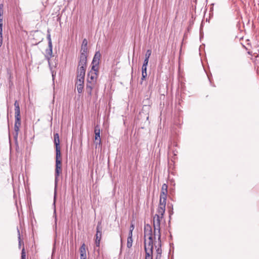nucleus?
<instances>
[{
    "mask_svg": "<svg viewBox=\"0 0 259 259\" xmlns=\"http://www.w3.org/2000/svg\"><path fill=\"white\" fill-rule=\"evenodd\" d=\"M94 133L95 134V143L96 145L97 144H100L101 143V138H100V129L99 125H96L95 127Z\"/></svg>",
    "mask_w": 259,
    "mask_h": 259,
    "instance_id": "0eeeda50",
    "label": "nucleus"
},
{
    "mask_svg": "<svg viewBox=\"0 0 259 259\" xmlns=\"http://www.w3.org/2000/svg\"><path fill=\"white\" fill-rule=\"evenodd\" d=\"M87 53H81L80 55L79 56V60L78 63L79 66H87Z\"/></svg>",
    "mask_w": 259,
    "mask_h": 259,
    "instance_id": "1a4fd4ad",
    "label": "nucleus"
},
{
    "mask_svg": "<svg viewBox=\"0 0 259 259\" xmlns=\"http://www.w3.org/2000/svg\"><path fill=\"white\" fill-rule=\"evenodd\" d=\"M62 173V162H56L55 176L58 177Z\"/></svg>",
    "mask_w": 259,
    "mask_h": 259,
    "instance_id": "f8f14e48",
    "label": "nucleus"
},
{
    "mask_svg": "<svg viewBox=\"0 0 259 259\" xmlns=\"http://www.w3.org/2000/svg\"><path fill=\"white\" fill-rule=\"evenodd\" d=\"M147 67H142V80H143L145 79L147 76Z\"/></svg>",
    "mask_w": 259,
    "mask_h": 259,
    "instance_id": "a211bd4d",
    "label": "nucleus"
},
{
    "mask_svg": "<svg viewBox=\"0 0 259 259\" xmlns=\"http://www.w3.org/2000/svg\"><path fill=\"white\" fill-rule=\"evenodd\" d=\"M151 54V51L150 50H148L145 54V58L149 59L150 56Z\"/></svg>",
    "mask_w": 259,
    "mask_h": 259,
    "instance_id": "4be33fe9",
    "label": "nucleus"
},
{
    "mask_svg": "<svg viewBox=\"0 0 259 259\" xmlns=\"http://www.w3.org/2000/svg\"><path fill=\"white\" fill-rule=\"evenodd\" d=\"M84 78L76 77V82L75 85H83Z\"/></svg>",
    "mask_w": 259,
    "mask_h": 259,
    "instance_id": "6ab92c4d",
    "label": "nucleus"
},
{
    "mask_svg": "<svg viewBox=\"0 0 259 259\" xmlns=\"http://www.w3.org/2000/svg\"><path fill=\"white\" fill-rule=\"evenodd\" d=\"M21 259H26V252L24 248H23L22 250Z\"/></svg>",
    "mask_w": 259,
    "mask_h": 259,
    "instance_id": "5701e85b",
    "label": "nucleus"
},
{
    "mask_svg": "<svg viewBox=\"0 0 259 259\" xmlns=\"http://www.w3.org/2000/svg\"><path fill=\"white\" fill-rule=\"evenodd\" d=\"M47 38L48 39V41H49V46H50L51 47V46H52V40H51V35L50 34L48 35V36H47Z\"/></svg>",
    "mask_w": 259,
    "mask_h": 259,
    "instance_id": "393cba45",
    "label": "nucleus"
},
{
    "mask_svg": "<svg viewBox=\"0 0 259 259\" xmlns=\"http://www.w3.org/2000/svg\"><path fill=\"white\" fill-rule=\"evenodd\" d=\"M88 51V40L84 38L82 43L80 52L81 53H84L87 54Z\"/></svg>",
    "mask_w": 259,
    "mask_h": 259,
    "instance_id": "4468645a",
    "label": "nucleus"
},
{
    "mask_svg": "<svg viewBox=\"0 0 259 259\" xmlns=\"http://www.w3.org/2000/svg\"><path fill=\"white\" fill-rule=\"evenodd\" d=\"M86 66H79L77 70V77L84 78Z\"/></svg>",
    "mask_w": 259,
    "mask_h": 259,
    "instance_id": "6e6552de",
    "label": "nucleus"
},
{
    "mask_svg": "<svg viewBox=\"0 0 259 259\" xmlns=\"http://www.w3.org/2000/svg\"><path fill=\"white\" fill-rule=\"evenodd\" d=\"M15 106V118L21 117L20 109L19 104L18 101H15L14 103Z\"/></svg>",
    "mask_w": 259,
    "mask_h": 259,
    "instance_id": "9b49d317",
    "label": "nucleus"
},
{
    "mask_svg": "<svg viewBox=\"0 0 259 259\" xmlns=\"http://www.w3.org/2000/svg\"><path fill=\"white\" fill-rule=\"evenodd\" d=\"M101 58V54L99 51L96 52L92 62V68L93 70L97 71L99 69V65Z\"/></svg>",
    "mask_w": 259,
    "mask_h": 259,
    "instance_id": "20e7f679",
    "label": "nucleus"
},
{
    "mask_svg": "<svg viewBox=\"0 0 259 259\" xmlns=\"http://www.w3.org/2000/svg\"><path fill=\"white\" fill-rule=\"evenodd\" d=\"M98 74L99 69H98L97 71H95L93 70L92 68L88 73L86 92L90 97L92 95L93 89H98V84L97 82Z\"/></svg>",
    "mask_w": 259,
    "mask_h": 259,
    "instance_id": "7ed1b4c3",
    "label": "nucleus"
},
{
    "mask_svg": "<svg viewBox=\"0 0 259 259\" xmlns=\"http://www.w3.org/2000/svg\"><path fill=\"white\" fill-rule=\"evenodd\" d=\"M2 15H3V10L2 9H0V24H3Z\"/></svg>",
    "mask_w": 259,
    "mask_h": 259,
    "instance_id": "bb28decb",
    "label": "nucleus"
},
{
    "mask_svg": "<svg viewBox=\"0 0 259 259\" xmlns=\"http://www.w3.org/2000/svg\"><path fill=\"white\" fill-rule=\"evenodd\" d=\"M53 46L51 47L49 46V48L46 51V56L48 59H50L52 57H53Z\"/></svg>",
    "mask_w": 259,
    "mask_h": 259,
    "instance_id": "dca6fc26",
    "label": "nucleus"
},
{
    "mask_svg": "<svg viewBox=\"0 0 259 259\" xmlns=\"http://www.w3.org/2000/svg\"><path fill=\"white\" fill-rule=\"evenodd\" d=\"M15 118V125H14V130H15V131L16 132L17 135H18V133L19 131L20 127L21 124V117H18V118Z\"/></svg>",
    "mask_w": 259,
    "mask_h": 259,
    "instance_id": "ddd939ff",
    "label": "nucleus"
},
{
    "mask_svg": "<svg viewBox=\"0 0 259 259\" xmlns=\"http://www.w3.org/2000/svg\"><path fill=\"white\" fill-rule=\"evenodd\" d=\"M86 245L84 243H82L79 248L80 259H87Z\"/></svg>",
    "mask_w": 259,
    "mask_h": 259,
    "instance_id": "9d476101",
    "label": "nucleus"
},
{
    "mask_svg": "<svg viewBox=\"0 0 259 259\" xmlns=\"http://www.w3.org/2000/svg\"><path fill=\"white\" fill-rule=\"evenodd\" d=\"M133 242V236H131V234H128V238L127 239V244H126L127 248L128 249L126 250V252L124 254V259H125V258L127 259L128 258L131 252V248L132 246Z\"/></svg>",
    "mask_w": 259,
    "mask_h": 259,
    "instance_id": "423d86ee",
    "label": "nucleus"
},
{
    "mask_svg": "<svg viewBox=\"0 0 259 259\" xmlns=\"http://www.w3.org/2000/svg\"><path fill=\"white\" fill-rule=\"evenodd\" d=\"M167 185L163 184L162 186L160 200L158 207L157 209L156 213L153 217L154 235L157 236L158 239L160 240V224L163 218V215L165 211L167 195Z\"/></svg>",
    "mask_w": 259,
    "mask_h": 259,
    "instance_id": "f257e3e1",
    "label": "nucleus"
},
{
    "mask_svg": "<svg viewBox=\"0 0 259 259\" xmlns=\"http://www.w3.org/2000/svg\"><path fill=\"white\" fill-rule=\"evenodd\" d=\"M148 62H149V59H148L147 58H145L144 60V63H143L142 67H147V66L148 64Z\"/></svg>",
    "mask_w": 259,
    "mask_h": 259,
    "instance_id": "a878e982",
    "label": "nucleus"
},
{
    "mask_svg": "<svg viewBox=\"0 0 259 259\" xmlns=\"http://www.w3.org/2000/svg\"><path fill=\"white\" fill-rule=\"evenodd\" d=\"M157 252L158 254H159V255L160 256L161 253V250L159 248H158L157 250Z\"/></svg>",
    "mask_w": 259,
    "mask_h": 259,
    "instance_id": "cd10ccee",
    "label": "nucleus"
},
{
    "mask_svg": "<svg viewBox=\"0 0 259 259\" xmlns=\"http://www.w3.org/2000/svg\"><path fill=\"white\" fill-rule=\"evenodd\" d=\"M144 238L145 259H153V239L152 229L151 226L148 224L144 226Z\"/></svg>",
    "mask_w": 259,
    "mask_h": 259,
    "instance_id": "f03ea898",
    "label": "nucleus"
},
{
    "mask_svg": "<svg viewBox=\"0 0 259 259\" xmlns=\"http://www.w3.org/2000/svg\"><path fill=\"white\" fill-rule=\"evenodd\" d=\"M102 227H101V223H98V224L97 226V232L96 234V239H95V244L96 246L99 247L100 244V241L102 237Z\"/></svg>",
    "mask_w": 259,
    "mask_h": 259,
    "instance_id": "39448f33",
    "label": "nucleus"
},
{
    "mask_svg": "<svg viewBox=\"0 0 259 259\" xmlns=\"http://www.w3.org/2000/svg\"><path fill=\"white\" fill-rule=\"evenodd\" d=\"M54 143L56 147H60V140H59V134L56 133L54 135Z\"/></svg>",
    "mask_w": 259,
    "mask_h": 259,
    "instance_id": "f3484780",
    "label": "nucleus"
},
{
    "mask_svg": "<svg viewBox=\"0 0 259 259\" xmlns=\"http://www.w3.org/2000/svg\"><path fill=\"white\" fill-rule=\"evenodd\" d=\"M3 44V24H0V47Z\"/></svg>",
    "mask_w": 259,
    "mask_h": 259,
    "instance_id": "aec40b11",
    "label": "nucleus"
},
{
    "mask_svg": "<svg viewBox=\"0 0 259 259\" xmlns=\"http://www.w3.org/2000/svg\"><path fill=\"white\" fill-rule=\"evenodd\" d=\"M134 229V225L133 224H132L131 225L130 228V232L128 234H131V236H133V231Z\"/></svg>",
    "mask_w": 259,
    "mask_h": 259,
    "instance_id": "b1692460",
    "label": "nucleus"
},
{
    "mask_svg": "<svg viewBox=\"0 0 259 259\" xmlns=\"http://www.w3.org/2000/svg\"><path fill=\"white\" fill-rule=\"evenodd\" d=\"M56 162H57L58 161L59 162H62V157L60 151V147H56Z\"/></svg>",
    "mask_w": 259,
    "mask_h": 259,
    "instance_id": "2eb2a0df",
    "label": "nucleus"
},
{
    "mask_svg": "<svg viewBox=\"0 0 259 259\" xmlns=\"http://www.w3.org/2000/svg\"><path fill=\"white\" fill-rule=\"evenodd\" d=\"M77 88V92L78 93H81L82 92L84 88L83 85H75Z\"/></svg>",
    "mask_w": 259,
    "mask_h": 259,
    "instance_id": "412c9836",
    "label": "nucleus"
}]
</instances>
